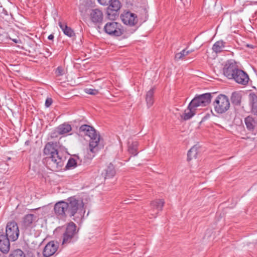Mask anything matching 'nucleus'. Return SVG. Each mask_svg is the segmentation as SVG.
Here are the masks:
<instances>
[{
	"instance_id": "2eb2a0df",
	"label": "nucleus",
	"mask_w": 257,
	"mask_h": 257,
	"mask_svg": "<svg viewBox=\"0 0 257 257\" xmlns=\"http://www.w3.org/2000/svg\"><path fill=\"white\" fill-rule=\"evenodd\" d=\"M236 83L245 85L248 83L249 77L246 72L239 69L232 78Z\"/></svg>"
},
{
	"instance_id": "e433bc0d",
	"label": "nucleus",
	"mask_w": 257,
	"mask_h": 257,
	"mask_svg": "<svg viewBox=\"0 0 257 257\" xmlns=\"http://www.w3.org/2000/svg\"><path fill=\"white\" fill-rule=\"evenodd\" d=\"M97 23H99V19H101V20L102 19V13L100 11H98L97 10Z\"/></svg>"
},
{
	"instance_id": "f257e3e1",
	"label": "nucleus",
	"mask_w": 257,
	"mask_h": 257,
	"mask_svg": "<svg viewBox=\"0 0 257 257\" xmlns=\"http://www.w3.org/2000/svg\"><path fill=\"white\" fill-rule=\"evenodd\" d=\"M43 153L45 155L49 156L44 159L49 169L57 171L61 169L64 165L63 159L59 155L58 150L55 149L53 144L50 142L46 144Z\"/></svg>"
},
{
	"instance_id": "a19ab883",
	"label": "nucleus",
	"mask_w": 257,
	"mask_h": 257,
	"mask_svg": "<svg viewBox=\"0 0 257 257\" xmlns=\"http://www.w3.org/2000/svg\"><path fill=\"white\" fill-rule=\"evenodd\" d=\"M246 46H247V47H250V48H253V47H252V45H250L247 44Z\"/></svg>"
},
{
	"instance_id": "c03bdc74",
	"label": "nucleus",
	"mask_w": 257,
	"mask_h": 257,
	"mask_svg": "<svg viewBox=\"0 0 257 257\" xmlns=\"http://www.w3.org/2000/svg\"><path fill=\"white\" fill-rule=\"evenodd\" d=\"M97 28H98V29H100V25L97 26Z\"/></svg>"
},
{
	"instance_id": "5701e85b",
	"label": "nucleus",
	"mask_w": 257,
	"mask_h": 257,
	"mask_svg": "<svg viewBox=\"0 0 257 257\" xmlns=\"http://www.w3.org/2000/svg\"><path fill=\"white\" fill-rule=\"evenodd\" d=\"M105 171V175H104V179L107 178H111L113 177L115 174H116V171L114 168V167L113 165L110 163L108 166L107 167L106 169L104 170Z\"/></svg>"
},
{
	"instance_id": "2f4dec72",
	"label": "nucleus",
	"mask_w": 257,
	"mask_h": 257,
	"mask_svg": "<svg viewBox=\"0 0 257 257\" xmlns=\"http://www.w3.org/2000/svg\"><path fill=\"white\" fill-rule=\"evenodd\" d=\"M186 56L185 55L184 51L183 50L179 53H177L175 56V59L177 61L183 60L184 57Z\"/></svg>"
},
{
	"instance_id": "1a4fd4ad",
	"label": "nucleus",
	"mask_w": 257,
	"mask_h": 257,
	"mask_svg": "<svg viewBox=\"0 0 257 257\" xmlns=\"http://www.w3.org/2000/svg\"><path fill=\"white\" fill-rule=\"evenodd\" d=\"M12 241H16L19 235L18 224L15 221L9 222L6 228V235Z\"/></svg>"
},
{
	"instance_id": "4c0bfd02",
	"label": "nucleus",
	"mask_w": 257,
	"mask_h": 257,
	"mask_svg": "<svg viewBox=\"0 0 257 257\" xmlns=\"http://www.w3.org/2000/svg\"><path fill=\"white\" fill-rule=\"evenodd\" d=\"M183 51H184L185 55V56H187L189 55L191 52H192L193 51H186V49H184Z\"/></svg>"
},
{
	"instance_id": "f3484780",
	"label": "nucleus",
	"mask_w": 257,
	"mask_h": 257,
	"mask_svg": "<svg viewBox=\"0 0 257 257\" xmlns=\"http://www.w3.org/2000/svg\"><path fill=\"white\" fill-rule=\"evenodd\" d=\"M37 219V216L33 214H28L23 218L22 225L25 228L31 227Z\"/></svg>"
},
{
	"instance_id": "4be33fe9",
	"label": "nucleus",
	"mask_w": 257,
	"mask_h": 257,
	"mask_svg": "<svg viewBox=\"0 0 257 257\" xmlns=\"http://www.w3.org/2000/svg\"><path fill=\"white\" fill-rule=\"evenodd\" d=\"M58 24L65 35L70 37L75 36L73 30L70 27H68L66 23L59 22Z\"/></svg>"
},
{
	"instance_id": "c85d7f7f",
	"label": "nucleus",
	"mask_w": 257,
	"mask_h": 257,
	"mask_svg": "<svg viewBox=\"0 0 257 257\" xmlns=\"http://www.w3.org/2000/svg\"><path fill=\"white\" fill-rule=\"evenodd\" d=\"M77 166V162L75 159L71 158L69 159L67 164L66 166V168L67 169L74 168Z\"/></svg>"
},
{
	"instance_id": "ea45409f",
	"label": "nucleus",
	"mask_w": 257,
	"mask_h": 257,
	"mask_svg": "<svg viewBox=\"0 0 257 257\" xmlns=\"http://www.w3.org/2000/svg\"><path fill=\"white\" fill-rule=\"evenodd\" d=\"M30 144V142L29 141H27L26 142H25V145H29Z\"/></svg>"
},
{
	"instance_id": "f03ea898",
	"label": "nucleus",
	"mask_w": 257,
	"mask_h": 257,
	"mask_svg": "<svg viewBox=\"0 0 257 257\" xmlns=\"http://www.w3.org/2000/svg\"><path fill=\"white\" fill-rule=\"evenodd\" d=\"M81 16L88 20L90 24L96 25V5L95 0H85L79 7Z\"/></svg>"
},
{
	"instance_id": "f8f14e48",
	"label": "nucleus",
	"mask_w": 257,
	"mask_h": 257,
	"mask_svg": "<svg viewBox=\"0 0 257 257\" xmlns=\"http://www.w3.org/2000/svg\"><path fill=\"white\" fill-rule=\"evenodd\" d=\"M66 202L61 201L57 202L54 207L55 215L58 218L63 219L68 216L67 213Z\"/></svg>"
},
{
	"instance_id": "423d86ee",
	"label": "nucleus",
	"mask_w": 257,
	"mask_h": 257,
	"mask_svg": "<svg viewBox=\"0 0 257 257\" xmlns=\"http://www.w3.org/2000/svg\"><path fill=\"white\" fill-rule=\"evenodd\" d=\"M102 30L107 34L115 37L121 36L123 32L121 25L115 22L107 23L103 27Z\"/></svg>"
},
{
	"instance_id": "b1692460",
	"label": "nucleus",
	"mask_w": 257,
	"mask_h": 257,
	"mask_svg": "<svg viewBox=\"0 0 257 257\" xmlns=\"http://www.w3.org/2000/svg\"><path fill=\"white\" fill-rule=\"evenodd\" d=\"M154 89L151 88L149 90L146 95V101L148 107H151L154 103Z\"/></svg>"
},
{
	"instance_id": "6e6552de",
	"label": "nucleus",
	"mask_w": 257,
	"mask_h": 257,
	"mask_svg": "<svg viewBox=\"0 0 257 257\" xmlns=\"http://www.w3.org/2000/svg\"><path fill=\"white\" fill-rule=\"evenodd\" d=\"M66 202V206H67V213L70 217L74 216L78 209L82 206V202L74 197L69 198Z\"/></svg>"
},
{
	"instance_id": "ddd939ff",
	"label": "nucleus",
	"mask_w": 257,
	"mask_h": 257,
	"mask_svg": "<svg viewBox=\"0 0 257 257\" xmlns=\"http://www.w3.org/2000/svg\"><path fill=\"white\" fill-rule=\"evenodd\" d=\"M59 243L57 241H50L45 246L43 254L45 257H50L57 251Z\"/></svg>"
},
{
	"instance_id": "412c9836",
	"label": "nucleus",
	"mask_w": 257,
	"mask_h": 257,
	"mask_svg": "<svg viewBox=\"0 0 257 257\" xmlns=\"http://www.w3.org/2000/svg\"><path fill=\"white\" fill-rule=\"evenodd\" d=\"M242 95L240 92L234 91L232 93L230 100L232 104L235 106H239L241 104Z\"/></svg>"
},
{
	"instance_id": "79ce46f5",
	"label": "nucleus",
	"mask_w": 257,
	"mask_h": 257,
	"mask_svg": "<svg viewBox=\"0 0 257 257\" xmlns=\"http://www.w3.org/2000/svg\"><path fill=\"white\" fill-rule=\"evenodd\" d=\"M27 257H34L33 255H30V254H28Z\"/></svg>"
},
{
	"instance_id": "c9c22d12",
	"label": "nucleus",
	"mask_w": 257,
	"mask_h": 257,
	"mask_svg": "<svg viewBox=\"0 0 257 257\" xmlns=\"http://www.w3.org/2000/svg\"><path fill=\"white\" fill-rule=\"evenodd\" d=\"M52 102L53 100L51 98H47L45 101V106L48 107L52 104Z\"/></svg>"
},
{
	"instance_id": "72a5a7b5",
	"label": "nucleus",
	"mask_w": 257,
	"mask_h": 257,
	"mask_svg": "<svg viewBox=\"0 0 257 257\" xmlns=\"http://www.w3.org/2000/svg\"><path fill=\"white\" fill-rule=\"evenodd\" d=\"M85 92L86 93L95 95L96 93V90L93 89L86 88L85 89Z\"/></svg>"
},
{
	"instance_id": "58836bf2",
	"label": "nucleus",
	"mask_w": 257,
	"mask_h": 257,
	"mask_svg": "<svg viewBox=\"0 0 257 257\" xmlns=\"http://www.w3.org/2000/svg\"><path fill=\"white\" fill-rule=\"evenodd\" d=\"M48 39L50 40H53V39H54V35L53 34H51L48 37Z\"/></svg>"
},
{
	"instance_id": "20e7f679",
	"label": "nucleus",
	"mask_w": 257,
	"mask_h": 257,
	"mask_svg": "<svg viewBox=\"0 0 257 257\" xmlns=\"http://www.w3.org/2000/svg\"><path fill=\"white\" fill-rule=\"evenodd\" d=\"M76 227V224L73 222L66 225L62 235V245H67L76 239L77 233Z\"/></svg>"
},
{
	"instance_id": "7ed1b4c3",
	"label": "nucleus",
	"mask_w": 257,
	"mask_h": 257,
	"mask_svg": "<svg viewBox=\"0 0 257 257\" xmlns=\"http://www.w3.org/2000/svg\"><path fill=\"white\" fill-rule=\"evenodd\" d=\"M80 132L83 133L84 135L90 138L89 146L87 149L88 153L90 155L94 157L96 152V133L95 130L87 124L81 125L79 128Z\"/></svg>"
},
{
	"instance_id": "a878e982",
	"label": "nucleus",
	"mask_w": 257,
	"mask_h": 257,
	"mask_svg": "<svg viewBox=\"0 0 257 257\" xmlns=\"http://www.w3.org/2000/svg\"><path fill=\"white\" fill-rule=\"evenodd\" d=\"M225 43L223 41H218L216 42L212 46L213 51L216 53H218L222 51L225 47Z\"/></svg>"
},
{
	"instance_id": "9d476101",
	"label": "nucleus",
	"mask_w": 257,
	"mask_h": 257,
	"mask_svg": "<svg viewBox=\"0 0 257 257\" xmlns=\"http://www.w3.org/2000/svg\"><path fill=\"white\" fill-rule=\"evenodd\" d=\"M121 7V4L119 1L111 0L107 10L108 19L115 20L119 15V11Z\"/></svg>"
},
{
	"instance_id": "39448f33",
	"label": "nucleus",
	"mask_w": 257,
	"mask_h": 257,
	"mask_svg": "<svg viewBox=\"0 0 257 257\" xmlns=\"http://www.w3.org/2000/svg\"><path fill=\"white\" fill-rule=\"evenodd\" d=\"M213 105L215 111L218 114L225 112L230 107L229 99L223 94H219L213 101Z\"/></svg>"
},
{
	"instance_id": "c756f323",
	"label": "nucleus",
	"mask_w": 257,
	"mask_h": 257,
	"mask_svg": "<svg viewBox=\"0 0 257 257\" xmlns=\"http://www.w3.org/2000/svg\"><path fill=\"white\" fill-rule=\"evenodd\" d=\"M104 146V141L102 137L97 133V151L99 150L103 149Z\"/></svg>"
},
{
	"instance_id": "cd10ccee",
	"label": "nucleus",
	"mask_w": 257,
	"mask_h": 257,
	"mask_svg": "<svg viewBox=\"0 0 257 257\" xmlns=\"http://www.w3.org/2000/svg\"><path fill=\"white\" fill-rule=\"evenodd\" d=\"M9 257H26L24 252L21 249H16L13 251Z\"/></svg>"
},
{
	"instance_id": "473e14b6",
	"label": "nucleus",
	"mask_w": 257,
	"mask_h": 257,
	"mask_svg": "<svg viewBox=\"0 0 257 257\" xmlns=\"http://www.w3.org/2000/svg\"><path fill=\"white\" fill-rule=\"evenodd\" d=\"M57 76H62L63 74V70L62 67H58L55 72Z\"/></svg>"
},
{
	"instance_id": "4468645a",
	"label": "nucleus",
	"mask_w": 257,
	"mask_h": 257,
	"mask_svg": "<svg viewBox=\"0 0 257 257\" xmlns=\"http://www.w3.org/2000/svg\"><path fill=\"white\" fill-rule=\"evenodd\" d=\"M121 19L124 24L130 26H135L138 21L137 15L130 12H126L122 14Z\"/></svg>"
},
{
	"instance_id": "f704fd0d",
	"label": "nucleus",
	"mask_w": 257,
	"mask_h": 257,
	"mask_svg": "<svg viewBox=\"0 0 257 257\" xmlns=\"http://www.w3.org/2000/svg\"><path fill=\"white\" fill-rule=\"evenodd\" d=\"M111 0H97V2L101 5L107 6Z\"/></svg>"
},
{
	"instance_id": "aec40b11",
	"label": "nucleus",
	"mask_w": 257,
	"mask_h": 257,
	"mask_svg": "<svg viewBox=\"0 0 257 257\" xmlns=\"http://www.w3.org/2000/svg\"><path fill=\"white\" fill-rule=\"evenodd\" d=\"M72 130L71 125L67 123H64L59 125L56 128V132L59 135H64L70 132Z\"/></svg>"
},
{
	"instance_id": "393cba45",
	"label": "nucleus",
	"mask_w": 257,
	"mask_h": 257,
	"mask_svg": "<svg viewBox=\"0 0 257 257\" xmlns=\"http://www.w3.org/2000/svg\"><path fill=\"white\" fill-rule=\"evenodd\" d=\"M245 124L247 129L249 131H253L255 126V121L251 116H247L244 119Z\"/></svg>"
},
{
	"instance_id": "6ab92c4d",
	"label": "nucleus",
	"mask_w": 257,
	"mask_h": 257,
	"mask_svg": "<svg viewBox=\"0 0 257 257\" xmlns=\"http://www.w3.org/2000/svg\"><path fill=\"white\" fill-rule=\"evenodd\" d=\"M139 143L137 141H133L131 143L128 142L127 145L128 153L134 156H137L138 153Z\"/></svg>"
},
{
	"instance_id": "37998d69",
	"label": "nucleus",
	"mask_w": 257,
	"mask_h": 257,
	"mask_svg": "<svg viewBox=\"0 0 257 257\" xmlns=\"http://www.w3.org/2000/svg\"><path fill=\"white\" fill-rule=\"evenodd\" d=\"M13 41H14L15 43H18V40H14Z\"/></svg>"
},
{
	"instance_id": "dca6fc26",
	"label": "nucleus",
	"mask_w": 257,
	"mask_h": 257,
	"mask_svg": "<svg viewBox=\"0 0 257 257\" xmlns=\"http://www.w3.org/2000/svg\"><path fill=\"white\" fill-rule=\"evenodd\" d=\"M164 203L165 202L163 199H156L152 201L150 204L151 207L150 211L152 212V215L156 217L158 213L162 210Z\"/></svg>"
},
{
	"instance_id": "9b49d317",
	"label": "nucleus",
	"mask_w": 257,
	"mask_h": 257,
	"mask_svg": "<svg viewBox=\"0 0 257 257\" xmlns=\"http://www.w3.org/2000/svg\"><path fill=\"white\" fill-rule=\"evenodd\" d=\"M239 68L236 63L232 60L228 61L225 65L223 72L224 75L228 79H232L234 76L236 72Z\"/></svg>"
},
{
	"instance_id": "a211bd4d",
	"label": "nucleus",
	"mask_w": 257,
	"mask_h": 257,
	"mask_svg": "<svg viewBox=\"0 0 257 257\" xmlns=\"http://www.w3.org/2000/svg\"><path fill=\"white\" fill-rule=\"evenodd\" d=\"M196 113V108L194 106L189 107V104L188 106L187 109L185 110L183 114L181 115V118L184 120H187L190 119Z\"/></svg>"
},
{
	"instance_id": "0eeeda50",
	"label": "nucleus",
	"mask_w": 257,
	"mask_h": 257,
	"mask_svg": "<svg viewBox=\"0 0 257 257\" xmlns=\"http://www.w3.org/2000/svg\"><path fill=\"white\" fill-rule=\"evenodd\" d=\"M212 95L210 93H206L196 96L190 102L189 107L194 106L195 108L198 106H205L211 102Z\"/></svg>"
},
{
	"instance_id": "bb28decb",
	"label": "nucleus",
	"mask_w": 257,
	"mask_h": 257,
	"mask_svg": "<svg viewBox=\"0 0 257 257\" xmlns=\"http://www.w3.org/2000/svg\"><path fill=\"white\" fill-rule=\"evenodd\" d=\"M198 154L197 147L195 146L192 147L188 151L187 154V160L190 161L193 158H196Z\"/></svg>"
},
{
	"instance_id": "7c9ffc66",
	"label": "nucleus",
	"mask_w": 257,
	"mask_h": 257,
	"mask_svg": "<svg viewBox=\"0 0 257 257\" xmlns=\"http://www.w3.org/2000/svg\"><path fill=\"white\" fill-rule=\"evenodd\" d=\"M252 112L257 115V97L255 96L252 98Z\"/></svg>"
}]
</instances>
